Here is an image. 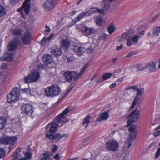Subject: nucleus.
Returning a JSON list of instances; mask_svg holds the SVG:
<instances>
[{
    "label": "nucleus",
    "instance_id": "21",
    "mask_svg": "<svg viewBox=\"0 0 160 160\" xmlns=\"http://www.w3.org/2000/svg\"><path fill=\"white\" fill-rule=\"evenodd\" d=\"M12 54L8 52H6L4 53L3 57H0V59L1 61L5 60L9 62L12 61Z\"/></svg>",
    "mask_w": 160,
    "mask_h": 160
},
{
    "label": "nucleus",
    "instance_id": "49",
    "mask_svg": "<svg viewBox=\"0 0 160 160\" xmlns=\"http://www.w3.org/2000/svg\"><path fill=\"white\" fill-rule=\"evenodd\" d=\"M52 152H55L58 149V148L57 146L55 145H52Z\"/></svg>",
    "mask_w": 160,
    "mask_h": 160
},
{
    "label": "nucleus",
    "instance_id": "2",
    "mask_svg": "<svg viewBox=\"0 0 160 160\" xmlns=\"http://www.w3.org/2000/svg\"><path fill=\"white\" fill-rule=\"evenodd\" d=\"M61 93L60 88L57 84H54L47 88L45 92V95L48 97H54Z\"/></svg>",
    "mask_w": 160,
    "mask_h": 160
},
{
    "label": "nucleus",
    "instance_id": "6",
    "mask_svg": "<svg viewBox=\"0 0 160 160\" xmlns=\"http://www.w3.org/2000/svg\"><path fill=\"white\" fill-rule=\"evenodd\" d=\"M105 146L107 149L110 151H116L118 149L119 145L117 141L113 139L106 142Z\"/></svg>",
    "mask_w": 160,
    "mask_h": 160
},
{
    "label": "nucleus",
    "instance_id": "10",
    "mask_svg": "<svg viewBox=\"0 0 160 160\" xmlns=\"http://www.w3.org/2000/svg\"><path fill=\"white\" fill-rule=\"evenodd\" d=\"M20 41L18 38H15L8 44V48L9 51H12L18 48L20 44Z\"/></svg>",
    "mask_w": 160,
    "mask_h": 160
},
{
    "label": "nucleus",
    "instance_id": "50",
    "mask_svg": "<svg viewBox=\"0 0 160 160\" xmlns=\"http://www.w3.org/2000/svg\"><path fill=\"white\" fill-rule=\"evenodd\" d=\"M25 158L27 159H29L31 158L32 155L29 152H27L25 154Z\"/></svg>",
    "mask_w": 160,
    "mask_h": 160
},
{
    "label": "nucleus",
    "instance_id": "27",
    "mask_svg": "<svg viewBox=\"0 0 160 160\" xmlns=\"http://www.w3.org/2000/svg\"><path fill=\"white\" fill-rule=\"evenodd\" d=\"M7 122L5 118L3 117L0 118V130L3 129L6 125Z\"/></svg>",
    "mask_w": 160,
    "mask_h": 160
},
{
    "label": "nucleus",
    "instance_id": "20",
    "mask_svg": "<svg viewBox=\"0 0 160 160\" xmlns=\"http://www.w3.org/2000/svg\"><path fill=\"white\" fill-rule=\"evenodd\" d=\"M51 52L52 55L57 57L62 54L61 48L58 46H55L51 49Z\"/></svg>",
    "mask_w": 160,
    "mask_h": 160
},
{
    "label": "nucleus",
    "instance_id": "38",
    "mask_svg": "<svg viewBox=\"0 0 160 160\" xmlns=\"http://www.w3.org/2000/svg\"><path fill=\"white\" fill-rule=\"evenodd\" d=\"M19 157L18 155L17 154V152H14L13 153L12 155V158L11 160H18Z\"/></svg>",
    "mask_w": 160,
    "mask_h": 160
},
{
    "label": "nucleus",
    "instance_id": "61",
    "mask_svg": "<svg viewBox=\"0 0 160 160\" xmlns=\"http://www.w3.org/2000/svg\"><path fill=\"white\" fill-rule=\"evenodd\" d=\"M107 35L105 33H103L101 36V38L103 39H104L107 37Z\"/></svg>",
    "mask_w": 160,
    "mask_h": 160
},
{
    "label": "nucleus",
    "instance_id": "34",
    "mask_svg": "<svg viewBox=\"0 0 160 160\" xmlns=\"http://www.w3.org/2000/svg\"><path fill=\"white\" fill-rule=\"evenodd\" d=\"M5 9L4 7L0 5V17H1L6 14Z\"/></svg>",
    "mask_w": 160,
    "mask_h": 160
},
{
    "label": "nucleus",
    "instance_id": "11",
    "mask_svg": "<svg viewBox=\"0 0 160 160\" xmlns=\"http://www.w3.org/2000/svg\"><path fill=\"white\" fill-rule=\"evenodd\" d=\"M86 49L83 47L79 45H75L72 49L73 53L78 56L82 55L85 51Z\"/></svg>",
    "mask_w": 160,
    "mask_h": 160
},
{
    "label": "nucleus",
    "instance_id": "18",
    "mask_svg": "<svg viewBox=\"0 0 160 160\" xmlns=\"http://www.w3.org/2000/svg\"><path fill=\"white\" fill-rule=\"evenodd\" d=\"M31 40V36L30 33L27 31L24 34V36L22 38V42L25 44H28Z\"/></svg>",
    "mask_w": 160,
    "mask_h": 160
},
{
    "label": "nucleus",
    "instance_id": "4",
    "mask_svg": "<svg viewBox=\"0 0 160 160\" xmlns=\"http://www.w3.org/2000/svg\"><path fill=\"white\" fill-rule=\"evenodd\" d=\"M20 92L17 89H13L7 97V102L10 103L14 102L19 99Z\"/></svg>",
    "mask_w": 160,
    "mask_h": 160
},
{
    "label": "nucleus",
    "instance_id": "22",
    "mask_svg": "<svg viewBox=\"0 0 160 160\" xmlns=\"http://www.w3.org/2000/svg\"><path fill=\"white\" fill-rule=\"evenodd\" d=\"M61 44L62 49L66 51L69 48L70 43L68 39H63L61 42Z\"/></svg>",
    "mask_w": 160,
    "mask_h": 160
},
{
    "label": "nucleus",
    "instance_id": "60",
    "mask_svg": "<svg viewBox=\"0 0 160 160\" xmlns=\"http://www.w3.org/2000/svg\"><path fill=\"white\" fill-rule=\"evenodd\" d=\"M21 148H17V149H16L15 152H17V154H18L19 152H20L21 151Z\"/></svg>",
    "mask_w": 160,
    "mask_h": 160
},
{
    "label": "nucleus",
    "instance_id": "5",
    "mask_svg": "<svg viewBox=\"0 0 160 160\" xmlns=\"http://www.w3.org/2000/svg\"><path fill=\"white\" fill-rule=\"evenodd\" d=\"M40 77V73L37 70H34L27 76L24 78L25 83H28L32 82H35L38 80Z\"/></svg>",
    "mask_w": 160,
    "mask_h": 160
},
{
    "label": "nucleus",
    "instance_id": "54",
    "mask_svg": "<svg viewBox=\"0 0 160 160\" xmlns=\"http://www.w3.org/2000/svg\"><path fill=\"white\" fill-rule=\"evenodd\" d=\"M54 158L56 160H60L61 157L59 156V154H56L54 157Z\"/></svg>",
    "mask_w": 160,
    "mask_h": 160
},
{
    "label": "nucleus",
    "instance_id": "45",
    "mask_svg": "<svg viewBox=\"0 0 160 160\" xmlns=\"http://www.w3.org/2000/svg\"><path fill=\"white\" fill-rule=\"evenodd\" d=\"M160 155V147L159 148L155 153V159L158 158Z\"/></svg>",
    "mask_w": 160,
    "mask_h": 160
},
{
    "label": "nucleus",
    "instance_id": "12",
    "mask_svg": "<svg viewBox=\"0 0 160 160\" xmlns=\"http://www.w3.org/2000/svg\"><path fill=\"white\" fill-rule=\"evenodd\" d=\"M70 110L69 108L67 107L60 114L56 117L53 122L56 123H57V122H62V120L64 118V116Z\"/></svg>",
    "mask_w": 160,
    "mask_h": 160
},
{
    "label": "nucleus",
    "instance_id": "19",
    "mask_svg": "<svg viewBox=\"0 0 160 160\" xmlns=\"http://www.w3.org/2000/svg\"><path fill=\"white\" fill-rule=\"evenodd\" d=\"M42 60L45 64H48L53 62V58L50 54H45L43 56Z\"/></svg>",
    "mask_w": 160,
    "mask_h": 160
},
{
    "label": "nucleus",
    "instance_id": "3",
    "mask_svg": "<svg viewBox=\"0 0 160 160\" xmlns=\"http://www.w3.org/2000/svg\"><path fill=\"white\" fill-rule=\"evenodd\" d=\"M140 111L137 108L132 110L130 113L126 118L128 119L127 121V126H130L133 122L138 121L140 117Z\"/></svg>",
    "mask_w": 160,
    "mask_h": 160
},
{
    "label": "nucleus",
    "instance_id": "23",
    "mask_svg": "<svg viewBox=\"0 0 160 160\" xmlns=\"http://www.w3.org/2000/svg\"><path fill=\"white\" fill-rule=\"evenodd\" d=\"M90 15V13L89 12H82L80 13L75 19V21L78 22L82 18Z\"/></svg>",
    "mask_w": 160,
    "mask_h": 160
},
{
    "label": "nucleus",
    "instance_id": "47",
    "mask_svg": "<svg viewBox=\"0 0 160 160\" xmlns=\"http://www.w3.org/2000/svg\"><path fill=\"white\" fill-rule=\"evenodd\" d=\"M22 92L23 93H26L30 92L29 89L28 88H25L21 90Z\"/></svg>",
    "mask_w": 160,
    "mask_h": 160
},
{
    "label": "nucleus",
    "instance_id": "62",
    "mask_svg": "<svg viewBox=\"0 0 160 160\" xmlns=\"http://www.w3.org/2000/svg\"><path fill=\"white\" fill-rule=\"evenodd\" d=\"M123 48V45H120V46H117L116 48L117 50H119Z\"/></svg>",
    "mask_w": 160,
    "mask_h": 160
},
{
    "label": "nucleus",
    "instance_id": "48",
    "mask_svg": "<svg viewBox=\"0 0 160 160\" xmlns=\"http://www.w3.org/2000/svg\"><path fill=\"white\" fill-rule=\"evenodd\" d=\"M136 53L135 51H131L129 52L126 55V57H129L131 56L134 55Z\"/></svg>",
    "mask_w": 160,
    "mask_h": 160
},
{
    "label": "nucleus",
    "instance_id": "7",
    "mask_svg": "<svg viewBox=\"0 0 160 160\" xmlns=\"http://www.w3.org/2000/svg\"><path fill=\"white\" fill-rule=\"evenodd\" d=\"M17 140L15 136H5L2 137L0 139V143L4 145H9L14 143Z\"/></svg>",
    "mask_w": 160,
    "mask_h": 160
},
{
    "label": "nucleus",
    "instance_id": "57",
    "mask_svg": "<svg viewBox=\"0 0 160 160\" xmlns=\"http://www.w3.org/2000/svg\"><path fill=\"white\" fill-rule=\"evenodd\" d=\"M160 135V130L155 132L154 134V137H156Z\"/></svg>",
    "mask_w": 160,
    "mask_h": 160
},
{
    "label": "nucleus",
    "instance_id": "14",
    "mask_svg": "<svg viewBox=\"0 0 160 160\" xmlns=\"http://www.w3.org/2000/svg\"><path fill=\"white\" fill-rule=\"evenodd\" d=\"M140 38L141 36L138 34L134 35L131 39H129L128 41H127L126 42L127 45L129 47L134 43H137L138 40Z\"/></svg>",
    "mask_w": 160,
    "mask_h": 160
},
{
    "label": "nucleus",
    "instance_id": "33",
    "mask_svg": "<svg viewBox=\"0 0 160 160\" xmlns=\"http://www.w3.org/2000/svg\"><path fill=\"white\" fill-rule=\"evenodd\" d=\"M113 75V74L110 72H107L104 73L102 76V78L104 81L110 78Z\"/></svg>",
    "mask_w": 160,
    "mask_h": 160
},
{
    "label": "nucleus",
    "instance_id": "58",
    "mask_svg": "<svg viewBox=\"0 0 160 160\" xmlns=\"http://www.w3.org/2000/svg\"><path fill=\"white\" fill-rule=\"evenodd\" d=\"M104 81V80H103V78H100L96 82L97 83H98L100 82H103Z\"/></svg>",
    "mask_w": 160,
    "mask_h": 160
},
{
    "label": "nucleus",
    "instance_id": "31",
    "mask_svg": "<svg viewBox=\"0 0 160 160\" xmlns=\"http://www.w3.org/2000/svg\"><path fill=\"white\" fill-rule=\"evenodd\" d=\"M91 117L89 115H87L85 118L84 122L82 123L83 125L87 124L85 126V128H87L88 126V124L90 122V119L91 118Z\"/></svg>",
    "mask_w": 160,
    "mask_h": 160
},
{
    "label": "nucleus",
    "instance_id": "63",
    "mask_svg": "<svg viewBox=\"0 0 160 160\" xmlns=\"http://www.w3.org/2000/svg\"><path fill=\"white\" fill-rule=\"evenodd\" d=\"M116 83L112 84L110 86V88H112L116 86Z\"/></svg>",
    "mask_w": 160,
    "mask_h": 160
},
{
    "label": "nucleus",
    "instance_id": "17",
    "mask_svg": "<svg viewBox=\"0 0 160 160\" xmlns=\"http://www.w3.org/2000/svg\"><path fill=\"white\" fill-rule=\"evenodd\" d=\"M58 128V124L51 122L48 124L46 127V129H48L49 128V131L50 133L52 134H53L56 131Z\"/></svg>",
    "mask_w": 160,
    "mask_h": 160
},
{
    "label": "nucleus",
    "instance_id": "29",
    "mask_svg": "<svg viewBox=\"0 0 160 160\" xmlns=\"http://www.w3.org/2000/svg\"><path fill=\"white\" fill-rule=\"evenodd\" d=\"M11 31L12 34L17 36H20L22 33V30L18 28L12 29Z\"/></svg>",
    "mask_w": 160,
    "mask_h": 160
},
{
    "label": "nucleus",
    "instance_id": "51",
    "mask_svg": "<svg viewBox=\"0 0 160 160\" xmlns=\"http://www.w3.org/2000/svg\"><path fill=\"white\" fill-rule=\"evenodd\" d=\"M138 101L134 99L133 100L132 104L131 107V109L133 108L135 105L137 103Z\"/></svg>",
    "mask_w": 160,
    "mask_h": 160
},
{
    "label": "nucleus",
    "instance_id": "39",
    "mask_svg": "<svg viewBox=\"0 0 160 160\" xmlns=\"http://www.w3.org/2000/svg\"><path fill=\"white\" fill-rule=\"evenodd\" d=\"M102 5L101 6V7L102 8V9H99L98 8V11L97 12L99 13L100 14H104L105 13V11L108 10V9H105L104 8H103L102 7Z\"/></svg>",
    "mask_w": 160,
    "mask_h": 160
},
{
    "label": "nucleus",
    "instance_id": "26",
    "mask_svg": "<svg viewBox=\"0 0 160 160\" xmlns=\"http://www.w3.org/2000/svg\"><path fill=\"white\" fill-rule=\"evenodd\" d=\"M108 113L107 112H105L101 114L100 118H98L96 121L98 122L101 121V120H106L108 118Z\"/></svg>",
    "mask_w": 160,
    "mask_h": 160
},
{
    "label": "nucleus",
    "instance_id": "24",
    "mask_svg": "<svg viewBox=\"0 0 160 160\" xmlns=\"http://www.w3.org/2000/svg\"><path fill=\"white\" fill-rule=\"evenodd\" d=\"M145 69H149V71L151 72H154L156 69L155 63L152 62H151L148 63L147 65L145 66Z\"/></svg>",
    "mask_w": 160,
    "mask_h": 160
},
{
    "label": "nucleus",
    "instance_id": "46",
    "mask_svg": "<svg viewBox=\"0 0 160 160\" xmlns=\"http://www.w3.org/2000/svg\"><path fill=\"white\" fill-rule=\"evenodd\" d=\"M132 89L136 91L138 89V86H137L129 87L127 88V89Z\"/></svg>",
    "mask_w": 160,
    "mask_h": 160
},
{
    "label": "nucleus",
    "instance_id": "56",
    "mask_svg": "<svg viewBox=\"0 0 160 160\" xmlns=\"http://www.w3.org/2000/svg\"><path fill=\"white\" fill-rule=\"evenodd\" d=\"M159 14H158L156 15L155 17H153V18L152 20V22H153L156 20L159 17Z\"/></svg>",
    "mask_w": 160,
    "mask_h": 160
},
{
    "label": "nucleus",
    "instance_id": "37",
    "mask_svg": "<svg viewBox=\"0 0 160 160\" xmlns=\"http://www.w3.org/2000/svg\"><path fill=\"white\" fill-rule=\"evenodd\" d=\"M5 152L3 148H0V159L3 158L5 155Z\"/></svg>",
    "mask_w": 160,
    "mask_h": 160
},
{
    "label": "nucleus",
    "instance_id": "15",
    "mask_svg": "<svg viewBox=\"0 0 160 160\" xmlns=\"http://www.w3.org/2000/svg\"><path fill=\"white\" fill-rule=\"evenodd\" d=\"M134 31L132 29H130L124 32L122 35L121 38L124 40L131 39L132 35L134 33Z\"/></svg>",
    "mask_w": 160,
    "mask_h": 160
},
{
    "label": "nucleus",
    "instance_id": "9",
    "mask_svg": "<svg viewBox=\"0 0 160 160\" xmlns=\"http://www.w3.org/2000/svg\"><path fill=\"white\" fill-rule=\"evenodd\" d=\"M22 113L25 115H31L34 110V108L30 104H24L22 107Z\"/></svg>",
    "mask_w": 160,
    "mask_h": 160
},
{
    "label": "nucleus",
    "instance_id": "64",
    "mask_svg": "<svg viewBox=\"0 0 160 160\" xmlns=\"http://www.w3.org/2000/svg\"><path fill=\"white\" fill-rule=\"evenodd\" d=\"M7 68V66L6 64H3L2 65V69H6Z\"/></svg>",
    "mask_w": 160,
    "mask_h": 160
},
{
    "label": "nucleus",
    "instance_id": "40",
    "mask_svg": "<svg viewBox=\"0 0 160 160\" xmlns=\"http://www.w3.org/2000/svg\"><path fill=\"white\" fill-rule=\"evenodd\" d=\"M136 127V125L134 124H133L128 129V131L130 132H136L135 129Z\"/></svg>",
    "mask_w": 160,
    "mask_h": 160
},
{
    "label": "nucleus",
    "instance_id": "36",
    "mask_svg": "<svg viewBox=\"0 0 160 160\" xmlns=\"http://www.w3.org/2000/svg\"><path fill=\"white\" fill-rule=\"evenodd\" d=\"M137 95L138 96H142L143 94L144 89L143 88H141L139 89H138L137 90Z\"/></svg>",
    "mask_w": 160,
    "mask_h": 160
},
{
    "label": "nucleus",
    "instance_id": "35",
    "mask_svg": "<svg viewBox=\"0 0 160 160\" xmlns=\"http://www.w3.org/2000/svg\"><path fill=\"white\" fill-rule=\"evenodd\" d=\"M115 29V27L112 25H110L108 26V32L110 34H111L114 32Z\"/></svg>",
    "mask_w": 160,
    "mask_h": 160
},
{
    "label": "nucleus",
    "instance_id": "30",
    "mask_svg": "<svg viewBox=\"0 0 160 160\" xmlns=\"http://www.w3.org/2000/svg\"><path fill=\"white\" fill-rule=\"evenodd\" d=\"M160 32V26L156 27L153 30L152 34L153 35L155 36H158Z\"/></svg>",
    "mask_w": 160,
    "mask_h": 160
},
{
    "label": "nucleus",
    "instance_id": "55",
    "mask_svg": "<svg viewBox=\"0 0 160 160\" xmlns=\"http://www.w3.org/2000/svg\"><path fill=\"white\" fill-rule=\"evenodd\" d=\"M123 80V77H121L119 78L116 81V82L118 83V84L122 82Z\"/></svg>",
    "mask_w": 160,
    "mask_h": 160
},
{
    "label": "nucleus",
    "instance_id": "8",
    "mask_svg": "<svg viewBox=\"0 0 160 160\" xmlns=\"http://www.w3.org/2000/svg\"><path fill=\"white\" fill-rule=\"evenodd\" d=\"M58 0H47L43 6L45 9L48 10H53L58 2Z\"/></svg>",
    "mask_w": 160,
    "mask_h": 160
},
{
    "label": "nucleus",
    "instance_id": "59",
    "mask_svg": "<svg viewBox=\"0 0 160 160\" xmlns=\"http://www.w3.org/2000/svg\"><path fill=\"white\" fill-rule=\"evenodd\" d=\"M21 148H17V149H16L15 152H17V154H18L19 152H20L21 151Z\"/></svg>",
    "mask_w": 160,
    "mask_h": 160
},
{
    "label": "nucleus",
    "instance_id": "44",
    "mask_svg": "<svg viewBox=\"0 0 160 160\" xmlns=\"http://www.w3.org/2000/svg\"><path fill=\"white\" fill-rule=\"evenodd\" d=\"M137 67L138 70L142 71L143 70H145V66L144 67H142L141 65V64H138L137 65Z\"/></svg>",
    "mask_w": 160,
    "mask_h": 160
},
{
    "label": "nucleus",
    "instance_id": "42",
    "mask_svg": "<svg viewBox=\"0 0 160 160\" xmlns=\"http://www.w3.org/2000/svg\"><path fill=\"white\" fill-rule=\"evenodd\" d=\"M96 23L97 25H100L101 24L102 22V19L101 18H98L96 19Z\"/></svg>",
    "mask_w": 160,
    "mask_h": 160
},
{
    "label": "nucleus",
    "instance_id": "25",
    "mask_svg": "<svg viewBox=\"0 0 160 160\" xmlns=\"http://www.w3.org/2000/svg\"><path fill=\"white\" fill-rule=\"evenodd\" d=\"M22 7L24 8V11L27 16L29 13L30 11V4L29 3H25L24 2Z\"/></svg>",
    "mask_w": 160,
    "mask_h": 160
},
{
    "label": "nucleus",
    "instance_id": "53",
    "mask_svg": "<svg viewBox=\"0 0 160 160\" xmlns=\"http://www.w3.org/2000/svg\"><path fill=\"white\" fill-rule=\"evenodd\" d=\"M45 27H46V29L44 30V32H46V33H45L46 34H48V32H50V28H49V27H48L47 26H46Z\"/></svg>",
    "mask_w": 160,
    "mask_h": 160
},
{
    "label": "nucleus",
    "instance_id": "32",
    "mask_svg": "<svg viewBox=\"0 0 160 160\" xmlns=\"http://www.w3.org/2000/svg\"><path fill=\"white\" fill-rule=\"evenodd\" d=\"M40 160H50V158L49 155L46 153H43L40 156Z\"/></svg>",
    "mask_w": 160,
    "mask_h": 160
},
{
    "label": "nucleus",
    "instance_id": "41",
    "mask_svg": "<svg viewBox=\"0 0 160 160\" xmlns=\"http://www.w3.org/2000/svg\"><path fill=\"white\" fill-rule=\"evenodd\" d=\"M49 41L48 39V37H44L41 41V44L42 45H44L45 44L47 41Z\"/></svg>",
    "mask_w": 160,
    "mask_h": 160
},
{
    "label": "nucleus",
    "instance_id": "52",
    "mask_svg": "<svg viewBox=\"0 0 160 160\" xmlns=\"http://www.w3.org/2000/svg\"><path fill=\"white\" fill-rule=\"evenodd\" d=\"M73 83H71V84L69 87L67 88V92L68 93L71 90V89L73 88Z\"/></svg>",
    "mask_w": 160,
    "mask_h": 160
},
{
    "label": "nucleus",
    "instance_id": "13",
    "mask_svg": "<svg viewBox=\"0 0 160 160\" xmlns=\"http://www.w3.org/2000/svg\"><path fill=\"white\" fill-rule=\"evenodd\" d=\"M81 31L84 35L86 36L94 34L96 31L93 28H89L86 26H84L81 29Z\"/></svg>",
    "mask_w": 160,
    "mask_h": 160
},
{
    "label": "nucleus",
    "instance_id": "28",
    "mask_svg": "<svg viewBox=\"0 0 160 160\" xmlns=\"http://www.w3.org/2000/svg\"><path fill=\"white\" fill-rule=\"evenodd\" d=\"M136 133V132H130V136L128 141H129L131 142H132L135 138Z\"/></svg>",
    "mask_w": 160,
    "mask_h": 160
},
{
    "label": "nucleus",
    "instance_id": "43",
    "mask_svg": "<svg viewBox=\"0 0 160 160\" xmlns=\"http://www.w3.org/2000/svg\"><path fill=\"white\" fill-rule=\"evenodd\" d=\"M98 8L95 7H91L90 9V11L91 13H95L97 12Z\"/></svg>",
    "mask_w": 160,
    "mask_h": 160
},
{
    "label": "nucleus",
    "instance_id": "16",
    "mask_svg": "<svg viewBox=\"0 0 160 160\" xmlns=\"http://www.w3.org/2000/svg\"><path fill=\"white\" fill-rule=\"evenodd\" d=\"M65 136V134L61 135L59 133H56L54 135L51 134H46L45 137L48 138L51 140H60Z\"/></svg>",
    "mask_w": 160,
    "mask_h": 160
},
{
    "label": "nucleus",
    "instance_id": "1",
    "mask_svg": "<svg viewBox=\"0 0 160 160\" xmlns=\"http://www.w3.org/2000/svg\"><path fill=\"white\" fill-rule=\"evenodd\" d=\"M88 66V63H86L82 68L80 72L78 75H77L78 73L77 72L67 71L65 72L64 74V76L66 81L70 82L74 77V80H77L82 75Z\"/></svg>",
    "mask_w": 160,
    "mask_h": 160
}]
</instances>
